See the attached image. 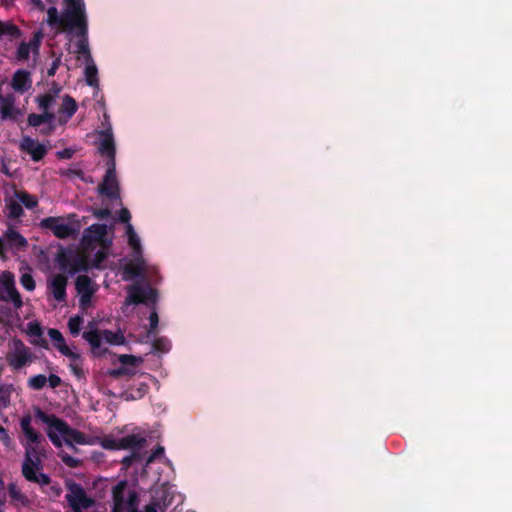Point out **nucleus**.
<instances>
[{"instance_id": "obj_1", "label": "nucleus", "mask_w": 512, "mask_h": 512, "mask_svg": "<svg viewBox=\"0 0 512 512\" xmlns=\"http://www.w3.org/2000/svg\"><path fill=\"white\" fill-rule=\"evenodd\" d=\"M64 9L59 12L56 7L47 10L44 20L56 33L67 34L68 50L77 54L85 62V80L89 86H98V70L92 59L88 45V27L83 0H64Z\"/></svg>"}, {"instance_id": "obj_2", "label": "nucleus", "mask_w": 512, "mask_h": 512, "mask_svg": "<svg viewBox=\"0 0 512 512\" xmlns=\"http://www.w3.org/2000/svg\"><path fill=\"white\" fill-rule=\"evenodd\" d=\"M36 417L46 425V433L50 441L56 447H62L64 444L73 445H95L100 444L104 449L109 450H130L132 455L123 459L125 466H129L133 461L139 460L141 455L139 450L146 443V435L140 431L129 435L117 437L114 435L105 436H87L68 426L67 423L54 415H48L37 409Z\"/></svg>"}, {"instance_id": "obj_3", "label": "nucleus", "mask_w": 512, "mask_h": 512, "mask_svg": "<svg viewBox=\"0 0 512 512\" xmlns=\"http://www.w3.org/2000/svg\"><path fill=\"white\" fill-rule=\"evenodd\" d=\"M130 218V212L126 208L120 210L119 220L126 223L125 236L130 249L127 257L123 259L122 278L125 281L137 277L146 281H152L158 273V267L144 257L141 238L130 223Z\"/></svg>"}, {"instance_id": "obj_4", "label": "nucleus", "mask_w": 512, "mask_h": 512, "mask_svg": "<svg viewBox=\"0 0 512 512\" xmlns=\"http://www.w3.org/2000/svg\"><path fill=\"white\" fill-rule=\"evenodd\" d=\"M83 244L85 246V258L77 257L75 265L69 269L73 274L85 270L88 266L87 261L96 268L104 267L103 261L109 254L112 244L111 238L107 236V226L105 224H93L84 233Z\"/></svg>"}, {"instance_id": "obj_5", "label": "nucleus", "mask_w": 512, "mask_h": 512, "mask_svg": "<svg viewBox=\"0 0 512 512\" xmlns=\"http://www.w3.org/2000/svg\"><path fill=\"white\" fill-rule=\"evenodd\" d=\"M20 426L23 432L21 443L25 447V461L22 467L23 475L29 481L47 484L49 482L48 476L39 472L40 444L43 438L31 427L30 415H26L21 419Z\"/></svg>"}, {"instance_id": "obj_6", "label": "nucleus", "mask_w": 512, "mask_h": 512, "mask_svg": "<svg viewBox=\"0 0 512 512\" xmlns=\"http://www.w3.org/2000/svg\"><path fill=\"white\" fill-rule=\"evenodd\" d=\"M83 338L91 346L92 353L100 355L106 351L104 345L121 346L126 344L124 332L121 329L101 330L97 327V323L92 321L88 324Z\"/></svg>"}, {"instance_id": "obj_7", "label": "nucleus", "mask_w": 512, "mask_h": 512, "mask_svg": "<svg viewBox=\"0 0 512 512\" xmlns=\"http://www.w3.org/2000/svg\"><path fill=\"white\" fill-rule=\"evenodd\" d=\"M39 109L42 111L41 114H30L28 116V123L33 127H38L42 124H47L48 129L45 133H50L54 129L56 122V115L52 111L56 104V96H53L51 92L44 95H40L36 98Z\"/></svg>"}, {"instance_id": "obj_8", "label": "nucleus", "mask_w": 512, "mask_h": 512, "mask_svg": "<svg viewBox=\"0 0 512 512\" xmlns=\"http://www.w3.org/2000/svg\"><path fill=\"white\" fill-rule=\"evenodd\" d=\"M48 335L53 343V346L69 361V366L74 375L78 378L82 376V357L77 348L73 345H68L62 333L54 328L48 330Z\"/></svg>"}, {"instance_id": "obj_9", "label": "nucleus", "mask_w": 512, "mask_h": 512, "mask_svg": "<svg viewBox=\"0 0 512 512\" xmlns=\"http://www.w3.org/2000/svg\"><path fill=\"white\" fill-rule=\"evenodd\" d=\"M40 226L50 230L55 237L65 239L79 232L80 226L74 215L68 217H47L41 220Z\"/></svg>"}, {"instance_id": "obj_10", "label": "nucleus", "mask_w": 512, "mask_h": 512, "mask_svg": "<svg viewBox=\"0 0 512 512\" xmlns=\"http://www.w3.org/2000/svg\"><path fill=\"white\" fill-rule=\"evenodd\" d=\"M98 149L102 155H106L108 160H115V140L112 125L109 116L105 112L101 128L96 131Z\"/></svg>"}, {"instance_id": "obj_11", "label": "nucleus", "mask_w": 512, "mask_h": 512, "mask_svg": "<svg viewBox=\"0 0 512 512\" xmlns=\"http://www.w3.org/2000/svg\"><path fill=\"white\" fill-rule=\"evenodd\" d=\"M126 485L125 481H121L113 489V512H136L134 498L130 496L128 500H124L123 493ZM159 508V504L152 503L146 506L144 512H158Z\"/></svg>"}, {"instance_id": "obj_12", "label": "nucleus", "mask_w": 512, "mask_h": 512, "mask_svg": "<svg viewBox=\"0 0 512 512\" xmlns=\"http://www.w3.org/2000/svg\"><path fill=\"white\" fill-rule=\"evenodd\" d=\"M61 88H56L53 96H56V105H59L58 111L54 112L56 115V122L60 125L66 124L78 109L76 101L69 95H60Z\"/></svg>"}, {"instance_id": "obj_13", "label": "nucleus", "mask_w": 512, "mask_h": 512, "mask_svg": "<svg viewBox=\"0 0 512 512\" xmlns=\"http://www.w3.org/2000/svg\"><path fill=\"white\" fill-rule=\"evenodd\" d=\"M157 300V292L150 286L132 285L128 288V295L125 299L123 309L133 304H153Z\"/></svg>"}, {"instance_id": "obj_14", "label": "nucleus", "mask_w": 512, "mask_h": 512, "mask_svg": "<svg viewBox=\"0 0 512 512\" xmlns=\"http://www.w3.org/2000/svg\"><path fill=\"white\" fill-rule=\"evenodd\" d=\"M98 190L102 196L109 199L119 198V185L116 177L115 160L107 161V172Z\"/></svg>"}, {"instance_id": "obj_15", "label": "nucleus", "mask_w": 512, "mask_h": 512, "mask_svg": "<svg viewBox=\"0 0 512 512\" xmlns=\"http://www.w3.org/2000/svg\"><path fill=\"white\" fill-rule=\"evenodd\" d=\"M27 246V240L16 230L9 228L3 236H0V258L6 260L7 249L17 252Z\"/></svg>"}, {"instance_id": "obj_16", "label": "nucleus", "mask_w": 512, "mask_h": 512, "mask_svg": "<svg viewBox=\"0 0 512 512\" xmlns=\"http://www.w3.org/2000/svg\"><path fill=\"white\" fill-rule=\"evenodd\" d=\"M25 114L17 104L15 96L12 94H0V119L2 121L18 122Z\"/></svg>"}, {"instance_id": "obj_17", "label": "nucleus", "mask_w": 512, "mask_h": 512, "mask_svg": "<svg viewBox=\"0 0 512 512\" xmlns=\"http://www.w3.org/2000/svg\"><path fill=\"white\" fill-rule=\"evenodd\" d=\"M98 286L85 275L78 276L76 279V290L79 296L81 309L86 310L92 306V296L97 291Z\"/></svg>"}, {"instance_id": "obj_18", "label": "nucleus", "mask_w": 512, "mask_h": 512, "mask_svg": "<svg viewBox=\"0 0 512 512\" xmlns=\"http://www.w3.org/2000/svg\"><path fill=\"white\" fill-rule=\"evenodd\" d=\"M66 499L74 512H82L84 509L91 507L94 503L77 484L69 485Z\"/></svg>"}, {"instance_id": "obj_19", "label": "nucleus", "mask_w": 512, "mask_h": 512, "mask_svg": "<svg viewBox=\"0 0 512 512\" xmlns=\"http://www.w3.org/2000/svg\"><path fill=\"white\" fill-rule=\"evenodd\" d=\"M0 286L3 289L2 299L11 301L15 307L19 308L22 306V300L20 294L15 289L14 275L9 271H4L0 275Z\"/></svg>"}, {"instance_id": "obj_20", "label": "nucleus", "mask_w": 512, "mask_h": 512, "mask_svg": "<svg viewBox=\"0 0 512 512\" xmlns=\"http://www.w3.org/2000/svg\"><path fill=\"white\" fill-rule=\"evenodd\" d=\"M118 361L121 366L110 370L109 374L111 376L117 377L120 375H133L136 373L137 368L143 363V359L141 357L127 354L119 355Z\"/></svg>"}, {"instance_id": "obj_21", "label": "nucleus", "mask_w": 512, "mask_h": 512, "mask_svg": "<svg viewBox=\"0 0 512 512\" xmlns=\"http://www.w3.org/2000/svg\"><path fill=\"white\" fill-rule=\"evenodd\" d=\"M30 359V353L27 347L20 341H13L11 346V351L8 355L9 364L15 368L20 369Z\"/></svg>"}, {"instance_id": "obj_22", "label": "nucleus", "mask_w": 512, "mask_h": 512, "mask_svg": "<svg viewBox=\"0 0 512 512\" xmlns=\"http://www.w3.org/2000/svg\"><path fill=\"white\" fill-rule=\"evenodd\" d=\"M20 148L29 154L34 161L41 160L47 153V147L31 137H23L20 142Z\"/></svg>"}, {"instance_id": "obj_23", "label": "nucleus", "mask_w": 512, "mask_h": 512, "mask_svg": "<svg viewBox=\"0 0 512 512\" xmlns=\"http://www.w3.org/2000/svg\"><path fill=\"white\" fill-rule=\"evenodd\" d=\"M42 34L36 33L29 42H23L19 45L16 53V58L19 61H27L30 56H36L38 54L39 46L41 43Z\"/></svg>"}, {"instance_id": "obj_24", "label": "nucleus", "mask_w": 512, "mask_h": 512, "mask_svg": "<svg viewBox=\"0 0 512 512\" xmlns=\"http://www.w3.org/2000/svg\"><path fill=\"white\" fill-rule=\"evenodd\" d=\"M10 87L18 94L27 92L32 87L31 74L24 69L15 71L10 81Z\"/></svg>"}, {"instance_id": "obj_25", "label": "nucleus", "mask_w": 512, "mask_h": 512, "mask_svg": "<svg viewBox=\"0 0 512 512\" xmlns=\"http://www.w3.org/2000/svg\"><path fill=\"white\" fill-rule=\"evenodd\" d=\"M67 281V277L64 275H53L48 279V290L55 300L65 301Z\"/></svg>"}, {"instance_id": "obj_26", "label": "nucleus", "mask_w": 512, "mask_h": 512, "mask_svg": "<svg viewBox=\"0 0 512 512\" xmlns=\"http://www.w3.org/2000/svg\"><path fill=\"white\" fill-rule=\"evenodd\" d=\"M5 213L9 218H18L23 213L21 199L15 190L5 198Z\"/></svg>"}, {"instance_id": "obj_27", "label": "nucleus", "mask_w": 512, "mask_h": 512, "mask_svg": "<svg viewBox=\"0 0 512 512\" xmlns=\"http://www.w3.org/2000/svg\"><path fill=\"white\" fill-rule=\"evenodd\" d=\"M20 36L19 28L10 21H0V40L12 41Z\"/></svg>"}, {"instance_id": "obj_28", "label": "nucleus", "mask_w": 512, "mask_h": 512, "mask_svg": "<svg viewBox=\"0 0 512 512\" xmlns=\"http://www.w3.org/2000/svg\"><path fill=\"white\" fill-rule=\"evenodd\" d=\"M12 393V385L0 384V413L10 405Z\"/></svg>"}, {"instance_id": "obj_29", "label": "nucleus", "mask_w": 512, "mask_h": 512, "mask_svg": "<svg viewBox=\"0 0 512 512\" xmlns=\"http://www.w3.org/2000/svg\"><path fill=\"white\" fill-rule=\"evenodd\" d=\"M17 196L21 199V205H24L26 208L30 209L37 205V199L26 193L25 191H17L15 190Z\"/></svg>"}, {"instance_id": "obj_30", "label": "nucleus", "mask_w": 512, "mask_h": 512, "mask_svg": "<svg viewBox=\"0 0 512 512\" xmlns=\"http://www.w3.org/2000/svg\"><path fill=\"white\" fill-rule=\"evenodd\" d=\"M82 323H83V319H82V317H80L78 315L73 316L69 319L68 328H69L70 333L73 336H77L79 334Z\"/></svg>"}, {"instance_id": "obj_31", "label": "nucleus", "mask_w": 512, "mask_h": 512, "mask_svg": "<svg viewBox=\"0 0 512 512\" xmlns=\"http://www.w3.org/2000/svg\"><path fill=\"white\" fill-rule=\"evenodd\" d=\"M47 378L44 375H35L28 380V385L32 389L39 390L45 386Z\"/></svg>"}, {"instance_id": "obj_32", "label": "nucleus", "mask_w": 512, "mask_h": 512, "mask_svg": "<svg viewBox=\"0 0 512 512\" xmlns=\"http://www.w3.org/2000/svg\"><path fill=\"white\" fill-rule=\"evenodd\" d=\"M26 333L32 337L40 338L42 336V327L36 322H29L26 326Z\"/></svg>"}, {"instance_id": "obj_33", "label": "nucleus", "mask_w": 512, "mask_h": 512, "mask_svg": "<svg viewBox=\"0 0 512 512\" xmlns=\"http://www.w3.org/2000/svg\"><path fill=\"white\" fill-rule=\"evenodd\" d=\"M20 282L28 291H33L35 289V281L30 272H22Z\"/></svg>"}, {"instance_id": "obj_34", "label": "nucleus", "mask_w": 512, "mask_h": 512, "mask_svg": "<svg viewBox=\"0 0 512 512\" xmlns=\"http://www.w3.org/2000/svg\"><path fill=\"white\" fill-rule=\"evenodd\" d=\"M9 494L12 499L19 501L21 504H28L27 498L21 493V491L16 487V485L9 486Z\"/></svg>"}, {"instance_id": "obj_35", "label": "nucleus", "mask_w": 512, "mask_h": 512, "mask_svg": "<svg viewBox=\"0 0 512 512\" xmlns=\"http://www.w3.org/2000/svg\"><path fill=\"white\" fill-rule=\"evenodd\" d=\"M164 454V448L159 446L155 449V451L149 455L146 459V465H149L151 464L155 459H157L158 457H161L163 456Z\"/></svg>"}, {"instance_id": "obj_36", "label": "nucleus", "mask_w": 512, "mask_h": 512, "mask_svg": "<svg viewBox=\"0 0 512 512\" xmlns=\"http://www.w3.org/2000/svg\"><path fill=\"white\" fill-rule=\"evenodd\" d=\"M61 64V57H57L53 62L51 67L48 69V75L53 76L56 73V70Z\"/></svg>"}, {"instance_id": "obj_37", "label": "nucleus", "mask_w": 512, "mask_h": 512, "mask_svg": "<svg viewBox=\"0 0 512 512\" xmlns=\"http://www.w3.org/2000/svg\"><path fill=\"white\" fill-rule=\"evenodd\" d=\"M0 439L5 446H9L11 443L10 437L2 426H0Z\"/></svg>"}, {"instance_id": "obj_38", "label": "nucleus", "mask_w": 512, "mask_h": 512, "mask_svg": "<svg viewBox=\"0 0 512 512\" xmlns=\"http://www.w3.org/2000/svg\"><path fill=\"white\" fill-rule=\"evenodd\" d=\"M149 320H150V329L151 330H154L157 328L158 326V315L155 311H153L151 314H150V317H149Z\"/></svg>"}, {"instance_id": "obj_39", "label": "nucleus", "mask_w": 512, "mask_h": 512, "mask_svg": "<svg viewBox=\"0 0 512 512\" xmlns=\"http://www.w3.org/2000/svg\"><path fill=\"white\" fill-rule=\"evenodd\" d=\"M147 391V386L145 384H141L135 395H132L133 399L141 398Z\"/></svg>"}, {"instance_id": "obj_40", "label": "nucleus", "mask_w": 512, "mask_h": 512, "mask_svg": "<svg viewBox=\"0 0 512 512\" xmlns=\"http://www.w3.org/2000/svg\"><path fill=\"white\" fill-rule=\"evenodd\" d=\"M48 381L51 385V387H57L60 384V378L56 375H50L48 378Z\"/></svg>"}, {"instance_id": "obj_41", "label": "nucleus", "mask_w": 512, "mask_h": 512, "mask_svg": "<svg viewBox=\"0 0 512 512\" xmlns=\"http://www.w3.org/2000/svg\"><path fill=\"white\" fill-rule=\"evenodd\" d=\"M95 215L98 218L108 217L110 215V211L108 209H103V210L101 209V210L96 211Z\"/></svg>"}, {"instance_id": "obj_42", "label": "nucleus", "mask_w": 512, "mask_h": 512, "mask_svg": "<svg viewBox=\"0 0 512 512\" xmlns=\"http://www.w3.org/2000/svg\"><path fill=\"white\" fill-rule=\"evenodd\" d=\"M62 459L69 466H74L76 463V460L70 456H63Z\"/></svg>"}, {"instance_id": "obj_43", "label": "nucleus", "mask_w": 512, "mask_h": 512, "mask_svg": "<svg viewBox=\"0 0 512 512\" xmlns=\"http://www.w3.org/2000/svg\"><path fill=\"white\" fill-rule=\"evenodd\" d=\"M161 343H163V349H164V350H169V348H170V343H169L168 341H166V340H160V341H158V344H161Z\"/></svg>"}, {"instance_id": "obj_44", "label": "nucleus", "mask_w": 512, "mask_h": 512, "mask_svg": "<svg viewBox=\"0 0 512 512\" xmlns=\"http://www.w3.org/2000/svg\"><path fill=\"white\" fill-rule=\"evenodd\" d=\"M3 486H4V483H3L2 479L0 478V490L3 489Z\"/></svg>"}, {"instance_id": "obj_45", "label": "nucleus", "mask_w": 512, "mask_h": 512, "mask_svg": "<svg viewBox=\"0 0 512 512\" xmlns=\"http://www.w3.org/2000/svg\"><path fill=\"white\" fill-rule=\"evenodd\" d=\"M35 4H39V0H33Z\"/></svg>"}]
</instances>
